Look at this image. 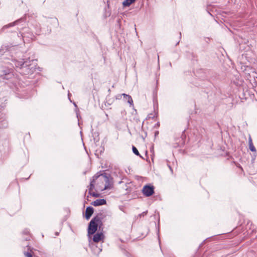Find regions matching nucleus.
Instances as JSON below:
<instances>
[{"label":"nucleus","mask_w":257,"mask_h":257,"mask_svg":"<svg viewBox=\"0 0 257 257\" xmlns=\"http://www.w3.org/2000/svg\"><path fill=\"white\" fill-rule=\"evenodd\" d=\"M104 216L102 213H99L90 221L88 228V234H93L96 232L98 223L101 222Z\"/></svg>","instance_id":"f257e3e1"},{"label":"nucleus","mask_w":257,"mask_h":257,"mask_svg":"<svg viewBox=\"0 0 257 257\" xmlns=\"http://www.w3.org/2000/svg\"><path fill=\"white\" fill-rule=\"evenodd\" d=\"M98 179V181L101 182L98 183L97 185L99 189L101 191L110 188V183L109 178L105 174H101L98 176L94 177Z\"/></svg>","instance_id":"f03ea898"},{"label":"nucleus","mask_w":257,"mask_h":257,"mask_svg":"<svg viewBox=\"0 0 257 257\" xmlns=\"http://www.w3.org/2000/svg\"><path fill=\"white\" fill-rule=\"evenodd\" d=\"M31 61L34 62L35 60H30V58L26 59H22L20 61H18L16 63V66L18 67L23 68V67H28V69H30V73H32L36 69V63L34 66L31 67L32 65V64H30Z\"/></svg>","instance_id":"7ed1b4c3"},{"label":"nucleus","mask_w":257,"mask_h":257,"mask_svg":"<svg viewBox=\"0 0 257 257\" xmlns=\"http://www.w3.org/2000/svg\"><path fill=\"white\" fill-rule=\"evenodd\" d=\"M143 192L146 196H150L154 193V187L149 185H146L143 187Z\"/></svg>","instance_id":"20e7f679"},{"label":"nucleus","mask_w":257,"mask_h":257,"mask_svg":"<svg viewBox=\"0 0 257 257\" xmlns=\"http://www.w3.org/2000/svg\"><path fill=\"white\" fill-rule=\"evenodd\" d=\"M104 237V236L102 233H97L94 235L93 240L95 242H98L99 241L103 240Z\"/></svg>","instance_id":"39448f33"},{"label":"nucleus","mask_w":257,"mask_h":257,"mask_svg":"<svg viewBox=\"0 0 257 257\" xmlns=\"http://www.w3.org/2000/svg\"><path fill=\"white\" fill-rule=\"evenodd\" d=\"M106 203V200L104 199H99L95 200L92 202V205L94 206H98L105 204Z\"/></svg>","instance_id":"423d86ee"},{"label":"nucleus","mask_w":257,"mask_h":257,"mask_svg":"<svg viewBox=\"0 0 257 257\" xmlns=\"http://www.w3.org/2000/svg\"><path fill=\"white\" fill-rule=\"evenodd\" d=\"M93 208L92 207H88L86 208L85 211V218L88 220L93 213Z\"/></svg>","instance_id":"0eeeda50"},{"label":"nucleus","mask_w":257,"mask_h":257,"mask_svg":"<svg viewBox=\"0 0 257 257\" xmlns=\"http://www.w3.org/2000/svg\"><path fill=\"white\" fill-rule=\"evenodd\" d=\"M122 95L123 96L125 100L127 101V102L130 104L131 106L133 105V100L130 95L125 93H122Z\"/></svg>","instance_id":"6e6552de"},{"label":"nucleus","mask_w":257,"mask_h":257,"mask_svg":"<svg viewBox=\"0 0 257 257\" xmlns=\"http://www.w3.org/2000/svg\"><path fill=\"white\" fill-rule=\"evenodd\" d=\"M248 145H249V150L251 152H256V150H255V147H254V146L253 145L252 139H251L250 137H249V139H248Z\"/></svg>","instance_id":"1a4fd4ad"},{"label":"nucleus","mask_w":257,"mask_h":257,"mask_svg":"<svg viewBox=\"0 0 257 257\" xmlns=\"http://www.w3.org/2000/svg\"><path fill=\"white\" fill-rule=\"evenodd\" d=\"M12 76V74L10 73L9 72H4L3 74H1V76L2 77L3 79H9L11 78Z\"/></svg>","instance_id":"9d476101"},{"label":"nucleus","mask_w":257,"mask_h":257,"mask_svg":"<svg viewBox=\"0 0 257 257\" xmlns=\"http://www.w3.org/2000/svg\"><path fill=\"white\" fill-rule=\"evenodd\" d=\"M135 1L136 0H125L122 3V5L124 7H128Z\"/></svg>","instance_id":"9b49d317"},{"label":"nucleus","mask_w":257,"mask_h":257,"mask_svg":"<svg viewBox=\"0 0 257 257\" xmlns=\"http://www.w3.org/2000/svg\"><path fill=\"white\" fill-rule=\"evenodd\" d=\"M132 149H133V153H134L135 155H137V156H140L141 158H143V157L141 156V155L140 154V153H139V152L138 150H137V149L135 147L133 146V148H132Z\"/></svg>","instance_id":"f8f14e48"},{"label":"nucleus","mask_w":257,"mask_h":257,"mask_svg":"<svg viewBox=\"0 0 257 257\" xmlns=\"http://www.w3.org/2000/svg\"><path fill=\"white\" fill-rule=\"evenodd\" d=\"M16 23V22L10 23L7 25H6L3 27V29H6V28H9L11 27H13L15 25Z\"/></svg>","instance_id":"ddd939ff"},{"label":"nucleus","mask_w":257,"mask_h":257,"mask_svg":"<svg viewBox=\"0 0 257 257\" xmlns=\"http://www.w3.org/2000/svg\"><path fill=\"white\" fill-rule=\"evenodd\" d=\"M94 179L91 182L90 185V191L94 188Z\"/></svg>","instance_id":"4468645a"},{"label":"nucleus","mask_w":257,"mask_h":257,"mask_svg":"<svg viewBox=\"0 0 257 257\" xmlns=\"http://www.w3.org/2000/svg\"><path fill=\"white\" fill-rule=\"evenodd\" d=\"M24 254L26 257H32V254L31 252H25Z\"/></svg>","instance_id":"2eb2a0df"},{"label":"nucleus","mask_w":257,"mask_h":257,"mask_svg":"<svg viewBox=\"0 0 257 257\" xmlns=\"http://www.w3.org/2000/svg\"><path fill=\"white\" fill-rule=\"evenodd\" d=\"M122 96V94H117V95H116V98L117 99H120Z\"/></svg>","instance_id":"dca6fc26"}]
</instances>
